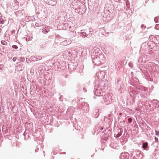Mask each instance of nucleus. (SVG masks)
I'll use <instances>...</instances> for the list:
<instances>
[{"mask_svg":"<svg viewBox=\"0 0 159 159\" xmlns=\"http://www.w3.org/2000/svg\"><path fill=\"white\" fill-rule=\"evenodd\" d=\"M121 159H128V156H127L126 155H125V154H122L120 156Z\"/></svg>","mask_w":159,"mask_h":159,"instance_id":"nucleus-1","label":"nucleus"},{"mask_svg":"<svg viewBox=\"0 0 159 159\" xmlns=\"http://www.w3.org/2000/svg\"><path fill=\"white\" fill-rule=\"evenodd\" d=\"M148 143H143V148H145L148 146Z\"/></svg>","mask_w":159,"mask_h":159,"instance_id":"nucleus-2","label":"nucleus"},{"mask_svg":"<svg viewBox=\"0 0 159 159\" xmlns=\"http://www.w3.org/2000/svg\"><path fill=\"white\" fill-rule=\"evenodd\" d=\"M121 134L122 133H121V131H120V133L119 132V133L116 135V138H119L121 135Z\"/></svg>","mask_w":159,"mask_h":159,"instance_id":"nucleus-3","label":"nucleus"},{"mask_svg":"<svg viewBox=\"0 0 159 159\" xmlns=\"http://www.w3.org/2000/svg\"><path fill=\"white\" fill-rule=\"evenodd\" d=\"M12 48H15V49H17L18 48V47L16 45H13L12 46Z\"/></svg>","mask_w":159,"mask_h":159,"instance_id":"nucleus-4","label":"nucleus"},{"mask_svg":"<svg viewBox=\"0 0 159 159\" xmlns=\"http://www.w3.org/2000/svg\"><path fill=\"white\" fill-rule=\"evenodd\" d=\"M128 121L129 123H130L132 121V119L131 118H129L128 119Z\"/></svg>","mask_w":159,"mask_h":159,"instance_id":"nucleus-5","label":"nucleus"},{"mask_svg":"<svg viewBox=\"0 0 159 159\" xmlns=\"http://www.w3.org/2000/svg\"><path fill=\"white\" fill-rule=\"evenodd\" d=\"M156 135H159V131H155Z\"/></svg>","mask_w":159,"mask_h":159,"instance_id":"nucleus-6","label":"nucleus"},{"mask_svg":"<svg viewBox=\"0 0 159 159\" xmlns=\"http://www.w3.org/2000/svg\"><path fill=\"white\" fill-rule=\"evenodd\" d=\"M3 65H0V69H1L3 67Z\"/></svg>","mask_w":159,"mask_h":159,"instance_id":"nucleus-7","label":"nucleus"},{"mask_svg":"<svg viewBox=\"0 0 159 159\" xmlns=\"http://www.w3.org/2000/svg\"><path fill=\"white\" fill-rule=\"evenodd\" d=\"M16 60V58L15 57H14L13 58V61H15Z\"/></svg>","mask_w":159,"mask_h":159,"instance_id":"nucleus-8","label":"nucleus"},{"mask_svg":"<svg viewBox=\"0 0 159 159\" xmlns=\"http://www.w3.org/2000/svg\"><path fill=\"white\" fill-rule=\"evenodd\" d=\"M93 31V30L92 29H89V31L90 32H92Z\"/></svg>","mask_w":159,"mask_h":159,"instance_id":"nucleus-9","label":"nucleus"},{"mask_svg":"<svg viewBox=\"0 0 159 159\" xmlns=\"http://www.w3.org/2000/svg\"><path fill=\"white\" fill-rule=\"evenodd\" d=\"M155 140L156 141H157L158 140V138H155Z\"/></svg>","mask_w":159,"mask_h":159,"instance_id":"nucleus-10","label":"nucleus"},{"mask_svg":"<svg viewBox=\"0 0 159 159\" xmlns=\"http://www.w3.org/2000/svg\"><path fill=\"white\" fill-rule=\"evenodd\" d=\"M1 43H2V44H3V43H2V41L1 42ZM3 44L5 45V44Z\"/></svg>","mask_w":159,"mask_h":159,"instance_id":"nucleus-11","label":"nucleus"},{"mask_svg":"<svg viewBox=\"0 0 159 159\" xmlns=\"http://www.w3.org/2000/svg\"><path fill=\"white\" fill-rule=\"evenodd\" d=\"M121 115V114H120V115Z\"/></svg>","mask_w":159,"mask_h":159,"instance_id":"nucleus-12","label":"nucleus"}]
</instances>
